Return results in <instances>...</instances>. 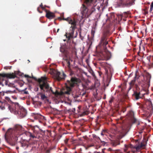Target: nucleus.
<instances>
[{"mask_svg":"<svg viewBox=\"0 0 153 153\" xmlns=\"http://www.w3.org/2000/svg\"><path fill=\"white\" fill-rule=\"evenodd\" d=\"M75 14V15L74 16V18L73 19L69 17L67 18H65L63 17L62 18L60 17H59L57 19L60 20H65L71 25L70 27V30H69L68 32H66L65 35L66 38L68 39V42H69L71 38H73L75 30L76 28V21L75 19H76L79 22H80L81 21V20H79V17H81V16L78 15L76 13Z\"/></svg>","mask_w":153,"mask_h":153,"instance_id":"nucleus-1","label":"nucleus"},{"mask_svg":"<svg viewBox=\"0 0 153 153\" xmlns=\"http://www.w3.org/2000/svg\"><path fill=\"white\" fill-rule=\"evenodd\" d=\"M23 130L22 126L17 125L15 126L13 129H9L6 132L5 135V138L6 141L12 146L15 145V143L13 140V135L16 136L15 140H17L18 135H20Z\"/></svg>","mask_w":153,"mask_h":153,"instance_id":"nucleus-2","label":"nucleus"},{"mask_svg":"<svg viewBox=\"0 0 153 153\" xmlns=\"http://www.w3.org/2000/svg\"><path fill=\"white\" fill-rule=\"evenodd\" d=\"M80 82V80L76 77H71L70 80H67L65 83L66 91L64 93L65 94H70L72 93V88Z\"/></svg>","mask_w":153,"mask_h":153,"instance_id":"nucleus-3","label":"nucleus"},{"mask_svg":"<svg viewBox=\"0 0 153 153\" xmlns=\"http://www.w3.org/2000/svg\"><path fill=\"white\" fill-rule=\"evenodd\" d=\"M16 76V75L13 73L12 74H0V84L3 86L4 85H8L9 87H12L13 84L9 83L7 80L5 79L7 78H14Z\"/></svg>","mask_w":153,"mask_h":153,"instance_id":"nucleus-4","label":"nucleus"},{"mask_svg":"<svg viewBox=\"0 0 153 153\" xmlns=\"http://www.w3.org/2000/svg\"><path fill=\"white\" fill-rule=\"evenodd\" d=\"M46 78H43V79H39L38 80V82L39 83V86L41 90L43 91H44L48 93H52L54 94L51 87L49 86V84L47 82H45Z\"/></svg>","mask_w":153,"mask_h":153,"instance_id":"nucleus-5","label":"nucleus"},{"mask_svg":"<svg viewBox=\"0 0 153 153\" xmlns=\"http://www.w3.org/2000/svg\"><path fill=\"white\" fill-rule=\"evenodd\" d=\"M35 142H33L30 144L29 142L26 140H23L19 142L20 146L25 150H26L29 151L32 150L33 148H35L34 146Z\"/></svg>","mask_w":153,"mask_h":153,"instance_id":"nucleus-6","label":"nucleus"},{"mask_svg":"<svg viewBox=\"0 0 153 153\" xmlns=\"http://www.w3.org/2000/svg\"><path fill=\"white\" fill-rule=\"evenodd\" d=\"M16 105H17L18 108L17 111H14L15 114H18L21 118L25 117L27 114L26 110L22 107L19 106L18 103H16Z\"/></svg>","mask_w":153,"mask_h":153,"instance_id":"nucleus-7","label":"nucleus"},{"mask_svg":"<svg viewBox=\"0 0 153 153\" xmlns=\"http://www.w3.org/2000/svg\"><path fill=\"white\" fill-rule=\"evenodd\" d=\"M88 8L84 4H82L80 8L81 13L82 14L81 17H79V20L82 19L85 17H88Z\"/></svg>","mask_w":153,"mask_h":153,"instance_id":"nucleus-8","label":"nucleus"},{"mask_svg":"<svg viewBox=\"0 0 153 153\" xmlns=\"http://www.w3.org/2000/svg\"><path fill=\"white\" fill-rule=\"evenodd\" d=\"M32 129L34 133L36 134H40L42 135H44L45 133V131L39 128L37 126H30Z\"/></svg>","mask_w":153,"mask_h":153,"instance_id":"nucleus-9","label":"nucleus"},{"mask_svg":"<svg viewBox=\"0 0 153 153\" xmlns=\"http://www.w3.org/2000/svg\"><path fill=\"white\" fill-rule=\"evenodd\" d=\"M66 76L63 72H56L54 76L55 79L58 81H60L62 80H64Z\"/></svg>","mask_w":153,"mask_h":153,"instance_id":"nucleus-10","label":"nucleus"},{"mask_svg":"<svg viewBox=\"0 0 153 153\" xmlns=\"http://www.w3.org/2000/svg\"><path fill=\"white\" fill-rule=\"evenodd\" d=\"M33 117L35 119L38 120L39 123H42L44 120H45V117L38 113H33L32 114Z\"/></svg>","mask_w":153,"mask_h":153,"instance_id":"nucleus-11","label":"nucleus"},{"mask_svg":"<svg viewBox=\"0 0 153 153\" xmlns=\"http://www.w3.org/2000/svg\"><path fill=\"white\" fill-rule=\"evenodd\" d=\"M60 51L63 53L66 56L68 55L69 52L68 51V48L65 45H63L60 48Z\"/></svg>","mask_w":153,"mask_h":153,"instance_id":"nucleus-12","label":"nucleus"},{"mask_svg":"<svg viewBox=\"0 0 153 153\" xmlns=\"http://www.w3.org/2000/svg\"><path fill=\"white\" fill-rule=\"evenodd\" d=\"M45 12H46L45 16L48 19H51L55 17V16L54 13L47 10H45Z\"/></svg>","mask_w":153,"mask_h":153,"instance_id":"nucleus-13","label":"nucleus"},{"mask_svg":"<svg viewBox=\"0 0 153 153\" xmlns=\"http://www.w3.org/2000/svg\"><path fill=\"white\" fill-rule=\"evenodd\" d=\"M99 47L101 49L103 50L104 51L105 50V36L101 38L99 45Z\"/></svg>","mask_w":153,"mask_h":153,"instance_id":"nucleus-14","label":"nucleus"},{"mask_svg":"<svg viewBox=\"0 0 153 153\" xmlns=\"http://www.w3.org/2000/svg\"><path fill=\"white\" fill-rule=\"evenodd\" d=\"M84 88L86 89V90H91L93 91H94L96 92H97V90L96 89L94 85H91L89 87L88 86H85Z\"/></svg>","mask_w":153,"mask_h":153,"instance_id":"nucleus-15","label":"nucleus"},{"mask_svg":"<svg viewBox=\"0 0 153 153\" xmlns=\"http://www.w3.org/2000/svg\"><path fill=\"white\" fill-rule=\"evenodd\" d=\"M93 0H85L84 3L86 4L87 5L88 7L89 6L91 5L92 4Z\"/></svg>","mask_w":153,"mask_h":153,"instance_id":"nucleus-16","label":"nucleus"},{"mask_svg":"<svg viewBox=\"0 0 153 153\" xmlns=\"http://www.w3.org/2000/svg\"><path fill=\"white\" fill-rule=\"evenodd\" d=\"M88 114V112L87 111H83L82 113H81V114H80L79 115L80 117H83L85 115H87Z\"/></svg>","mask_w":153,"mask_h":153,"instance_id":"nucleus-17","label":"nucleus"},{"mask_svg":"<svg viewBox=\"0 0 153 153\" xmlns=\"http://www.w3.org/2000/svg\"><path fill=\"white\" fill-rule=\"evenodd\" d=\"M53 148H50L45 151V153H50L52 150Z\"/></svg>","mask_w":153,"mask_h":153,"instance_id":"nucleus-18","label":"nucleus"},{"mask_svg":"<svg viewBox=\"0 0 153 153\" xmlns=\"http://www.w3.org/2000/svg\"><path fill=\"white\" fill-rule=\"evenodd\" d=\"M41 94V97L42 100H44L47 98V97L45 94Z\"/></svg>","mask_w":153,"mask_h":153,"instance_id":"nucleus-19","label":"nucleus"},{"mask_svg":"<svg viewBox=\"0 0 153 153\" xmlns=\"http://www.w3.org/2000/svg\"><path fill=\"white\" fill-rule=\"evenodd\" d=\"M5 93H7V91H6ZM5 92L4 91L0 92V97H2L5 95Z\"/></svg>","mask_w":153,"mask_h":153,"instance_id":"nucleus-20","label":"nucleus"},{"mask_svg":"<svg viewBox=\"0 0 153 153\" xmlns=\"http://www.w3.org/2000/svg\"><path fill=\"white\" fill-rule=\"evenodd\" d=\"M112 144H113V145L114 146H117V145H118L119 144V142H118V141H113L112 142Z\"/></svg>","mask_w":153,"mask_h":153,"instance_id":"nucleus-21","label":"nucleus"},{"mask_svg":"<svg viewBox=\"0 0 153 153\" xmlns=\"http://www.w3.org/2000/svg\"><path fill=\"white\" fill-rule=\"evenodd\" d=\"M95 28H93V27L92 28V30H91V35L93 36H94V33H95Z\"/></svg>","mask_w":153,"mask_h":153,"instance_id":"nucleus-22","label":"nucleus"},{"mask_svg":"<svg viewBox=\"0 0 153 153\" xmlns=\"http://www.w3.org/2000/svg\"><path fill=\"white\" fill-rule=\"evenodd\" d=\"M106 54L108 55L109 56L107 58H106V59H107V60L109 59L110 58L111 56V55L110 53L108 52H106Z\"/></svg>","mask_w":153,"mask_h":153,"instance_id":"nucleus-23","label":"nucleus"},{"mask_svg":"<svg viewBox=\"0 0 153 153\" xmlns=\"http://www.w3.org/2000/svg\"><path fill=\"white\" fill-rule=\"evenodd\" d=\"M29 136L30 137L33 138L36 137L34 134L30 133Z\"/></svg>","mask_w":153,"mask_h":153,"instance_id":"nucleus-24","label":"nucleus"},{"mask_svg":"<svg viewBox=\"0 0 153 153\" xmlns=\"http://www.w3.org/2000/svg\"><path fill=\"white\" fill-rule=\"evenodd\" d=\"M73 97L74 98H77V97H79V95L77 94H72Z\"/></svg>","mask_w":153,"mask_h":153,"instance_id":"nucleus-25","label":"nucleus"},{"mask_svg":"<svg viewBox=\"0 0 153 153\" xmlns=\"http://www.w3.org/2000/svg\"><path fill=\"white\" fill-rule=\"evenodd\" d=\"M153 10V1L152 3L151 6H150V12L152 11Z\"/></svg>","mask_w":153,"mask_h":153,"instance_id":"nucleus-26","label":"nucleus"},{"mask_svg":"<svg viewBox=\"0 0 153 153\" xmlns=\"http://www.w3.org/2000/svg\"><path fill=\"white\" fill-rule=\"evenodd\" d=\"M125 149H124V151L125 152H126V151L130 147V146L129 145H125Z\"/></svg>","mask_w":153,"mask_h":153,"instance_id":"nucleus-27","label":"nucleus"},{"mask_svg":"<svg viewBox=\"0 0 153 153\" xmlns=\"http://www.w3.org/2000/svg\"><path fill=\"white\" fill-rule=\"evenodd\" d=\"M69 140V139L67 138L66 139H65L64 140L65 143L66 145H67L68 144V142Z\"/></svg>","mask_w":153,"mask_h":153,"instance_id":"nucleus-28","label":"nucleus"},{"mask_svg":"<svg viewBox=\"0 0 153 153\" xmlns=\"http://www.w3.org/2000/svg\"><path fill=\"white\" fill-rule=\"evenodd\" d=\"M139 146H140V147L142 149H143L144 148L145 145L142 143H141L140 145H139Z\"/></svg>","mask_w":153,"mask_h":153,"instance_id":"nucleus-29","label":"nucleus"},{"mask_svg":"<svg viewBox=\"0 0 153 153\" xmlns=\"http://www.w3.org/2000/svg\"><path fill=\"white\" fill-rule=\"evenodd\" d=\"M135 148L137 150H138L140 149H141V147H140V146L139 145L138 146H136L135 147Z\"/></svg>","mask_w":153,"mask_h":153,"instance_id":"nucleus-30","label":"nucleus"},{"mask_svg":"<svg viewBox=\"0 0 153 153\" xmlns=\"http://www.w3.org/2000/svg\"><path fill=\"white\" fill-rule=\"evenodd\" d=\"M67 63L68 64V66L69 68H70V62L69 61H67Z\"/></svg>","mask_w":153,"mask_h":153,"instance_id":"nucleus-31","label":"nucleus"},{"mask_svg":"<svg viewBox=\"0 0 153 153\" xmlns=\"http://www.w3.org/2000/svg\"><path fill=\"white\" fill-rule=\"evenodd\" d=\"M4 98L6 100H7L8 101H9V100H10V98L8 97L5 96L4 97Z\"/></svg>","mask_w":153,"mask_h":153,"instance_id":"nucleus-32","label":"nucleus"},{"mask_svg":"<svg viewBox=\"0 0 153 153\" xmlns=\"http://www.w3.org/2000/svg\"><path fill=\"white\" fill-rule=\"evenodd\" d=\"M124 135H120L118 137H117V138L118 139H121V138H122V137H123Z\"/></svg>","mask_w":153,"mask_h":153,"instance_id":"nucleus-33","label":"nucleus"},{"mask_svg":"<svg viewBox=\"0 0 153 153\" xmlns=\"http://www.w3.org/2000/svg\"><path fill=\"white\" fill-rule=\"evenodd\" d=\"M79 36H80V39L81 40H82L83 39L84 37L81 36V32L79 33Z\"/></svg>","mask_w":153,"mask_h":153,"instance_id":"nucleus-34","label":"nucleus"},{"mask_svg":"<svg viewBox=\"0 0 153 153\" xmlns=\"http://www.w3.org/2000/svg\"><path fill=\"white\" fill-rule=\"evenodd\" d=\"M121 0V4H124L125 2L127 0Z\"/></svg>","mask_w":153,"mask_h":153,"instance_id":"nucleus-35","label":"nucleus"},{"mask_svg":"<svg viewBox=\"0 0 153 153\" xmlns=\"http://www.w3.org/2000/svg\"><path fill=\"white\" fill-rule=\"evenodd\" d=\"M99 75L100 76H103V78H104V76L102 74V72H100L99 73Z\"/></svg>","mask_w":153,"mask_h":153,"instance_id":"nucleus-36","label":"nucleus"},{"mask_svg":"<svg viewBox=\"0 0 153 153\" xmlns=\"http://www.w3.org/2000/svg\"><path fill=\"white\" fill-rule=\"evenodd\" d=\"M25 77H27V78H31V77L29 76V75H25Z\"/></svg>","mask_w":153,"mask_h":153,"instance_id":"nucleus-37","label":"nucleus"},{"mask_svg":"<svg viewBox=\"0 0 153 153\" xmlns=\"http://www.w3.org/2000/svg\"><path fill=\"white\" fill-rule=\"evenodd\" d=\"M37 11H38V12H39V13H42V11H41L40 10H39V7H38V8H37Z\"/></svg>","mask_w":153,"mask_h":153,"instance_id":"nucleus-38","label":"nucleus"},{"mask_svg":"<svg viewBox=\"0 0 153 153\" xmlns=\"http://www.w3.org/2000/svg\"><path fill=\"white\" fill-rule=\"evenodd\" d=\"M46 6H45L44 7H42L41 8H42V9L43 10H44L45 11V10H46L45 9V7H46Z\"/></svg>","mask_w":153,"mask_h":153,"instance_id":"nucleus-39","label":"nucleus"},{"mask_svg":"<svg viewBox=\"0 0 153 153\" xmlns=\"http://www.w3.org/2000/svg\"><path fill=\"white\" fill-rule=\"evenodd\" d=\"M40 7L42 8V7H43V4H42V3H41L40 5Z\"/></svg>","mask_w":153,"mask_h":153,"instance_id":"nucleus-40","label":"nucleus"},{"mask_svg":"<svg viewBox=\"0 0 153 153\" xmlns=\"http://www.w3.org/2000/svg\"><path fill=\"white\" fill-rule=\"evenodd\" d=\"M103 99H105V94H104L103 96Z\"/></svg>","mask_w":153,"mask_h":153,"instance_id":"nucleus-41","label":"nucleus"},{"mask_svg":"<svg viewBox=\"0 0 153 153\" xmlns=\"http://www.w3.org/2000/svg\"><path fill=\"white\" fill-rule=\"evenodd\" d=\"M25 94H27L28 93V92L27 91H25Z\"/></svg>","mask_w":153,"mask_h":153,"instance_id":"nucleus-42","label":"nucleus"},{"mask_svg":"<svg viewBox=\"0 0 153 153\" xmlns=\"http://www.w3.org/2000/svg\"><path fill=\"white\" fill-rule=\"evenodd\" d=\"M59 28H58V29L57 30V32H59Z\"/></svg>","mask_w":153,"mask_h":153,"instance_id":"nucleus-43","label":"nucleus"},{"mask_svg":"<svg viewBox=\"0 0 153 153\" xmlns=\"http://www.w3.org/2000/svg\"><path fill=\"white\" fill-rule=\"evenodd\" d=\"M4 68L5 69H7V67H4Z\"/></svg>","mask_w":153,"mask_h":153,"instance_id":"nucleus-44","label":"nucleus"},{"mask_svg":"<svg viewBox=\"0 0 153 153\" xmlns=\"http://www.w3.org/2000/svg\"><path fill=\"white\" fill-rule=\"evenodd\" d=\"M94 94V96L95 97L96 95V94H94H94Z\"/></svg>","mask_w":153,"mask_h":153,"instance_id":"nucleus-45","label":"nucleus"},{"mask_svg":"<svg viewBox=\"0 0 153 153\" xmlns=\"http://www.w3.org/2000/svg\"><path fill=\"white\" fill-rule=\"evenodd\" d=\"M19 147H16V149H19Z\"/></svg>","mask_w":153,"mask_h":153,"instance_id":"nucleus-46","label":"nucleus"},{"mask_svg":"<svg viewBox=\"0 0 153 153\" xmlns=\"http://www.w3.org/2000/svg\"><path fill=\"white\" fill-rule=\"evenodd\" d=\"M108 43V42H106V43H105V44H106H106Z\"/></svg>","mask_w":153,"mask_h":153,"instance_id":"nucleus-47","label":"nucleus"},{"mask_svg":"<svg viewBox=\"0 0 153 153\" xmlns=\"http://www.w3.org/2000/svg\"><path fill=\"white\" fill-rule=\"evenodd\" d=\"M32 78H33V79H34L35 78L33 76L32 77Z\"/></svg>","mask_w":153,"mask_h":153,"instance_id":"nucleus-48","label":"nucleus"},{"mask_svg":"<svg viewBox=\"0 0 153 153\" xmlns=\"http://www.w3.org/2000/svg\"><path fill=\"white\" fill-rule=\"evenodd\" d=\"M105 149H104L102 150V152H104V150H105Z\"/></svg>","mask_w":153,"mask_h":153,"instance_id":"nucleus-49","label":"nucleus"},{"mask_svg":"<svg viewBox=\"0 0 153 153\" xmlns=\"http://www.w3.org/2000/svg\"><path fill=\"white\" fill-rule=\"evenodd\" d=\"M53 31H54H54H55V29H54V30H53Z\"/></svg>","mask_w":153,"mask_h":153,"instance_id":"nucleus-50","label":"nucleus"},{"mask_svg":"<svg viewBox=\"0 0 153 153\" xmlns=\"http://www.w3.org/2000/svg\"><path fill=\"white\" fill-rule=\"evenodd\" d=\"M103 131H104V132H105V130H103Z\"/></svg>","mask_w":153,"mask_h":153,"instance_id":"nucleus-51","label":"nucleus"},{"mask_svg":"<svg viewBox=\"0 0 153 153\" xmlns=\"http://www.w3.org/2000/svg\"><path fill=\"white\" fill-rule=\"evenodd\" d=\"M56 19H55V20H54V22H55V21H56Z\"/></svg>","mask_w":153,"mask_h":153,"instance_id":"nucleus-52","label":"nucleus"},{"mask_svg":"<svg viewBox=\"0 0 153 153\" xmlns=\"http://www.w3.org/2000/svg\"><path fill=\"white\" fill-rule=\"evenodd\" d=\"M105 83H104V85L105 86Z\"/></svg>","mask_w":153,"mask_h":153,"instance_id":"nucleus-53","label":"nucleus"},{"mask_svg":"<svg viewBox=\"0 0 153 153\" xmlns=\"http://www.w3.org/2000/svg\"><path fill=\"white\" fill-rule=\"evenodd\" d=\"M9 108H10V107H9Z\"/></svg>","mask_w":153,"mask_h":153,"instance_id":"nucleus-54","label":"nucleus"},{"mask_svg":"<svg viewBox=\"0 0 153 153\" xmlns=\"http://www.w3.org/2000/svg\"><path fill=\"white\" fill-rule=\"evenodd\" d=\"M65 40H64V41H65Z\"/></svg>","mask_w":153,"mask_h":153,"instance_id":"nucleus-55","label":"nucleus"},{"mask_svg":"<svg viewBox=\"0 0 153 153\" xmlns=\"http://www.w3.org/2000/svg\"><path fill=\"white\" fill-rule=\"evenodd\" d=\"M75 153H77V152H75Z\"/></svg>","mask_w":153,"mask_h":153,"instance_id":"nucleus-56","label":"nucleus"}]
</instances>
